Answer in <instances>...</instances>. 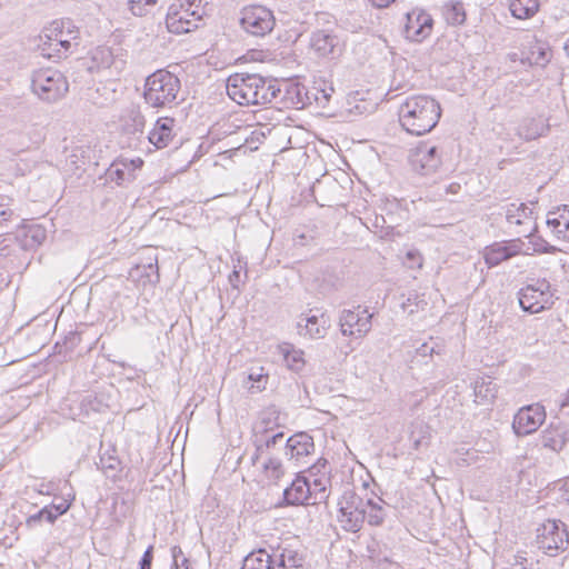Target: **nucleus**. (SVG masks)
<instances>
[{
  "instance_id": "69168bd1",
  "label": "nucleus",
  "mask_w": 569,
  "mask_h": 569,
  "mask_svg": "<svg viewBox=\"0 0 569 569\" xmlns=\"http://www.w3.org/2000/svg\"><path fill=\"white\" fill-rule=\"evenodd\" d=\"M415 256H416V254H415L413 252H408V258L413 259V258H415Z\"/></svg>"
},
{
  "instance_id": "4be33fe9",
  "label": "nucleus",
  "mask_w": 569,
  "mask_h": 569,
  "mask_svg": "<svg viewBox=\"0 0 569 569\" xmlns=\"http://www.w3.org/2000/svg\"><path fill=\"white\" fill-rule=\"evenodd\" d=\"M133 163L134 161H128L127 159L112 162L107 169V178L117 184H122L123 182L133 180Z\"/></svg>"
},
{
  "instance_id": "b1692460",
  "label": "nucleus",
  "mask_w": 569,
  "mask_h": 569,
  "mask_svg": "<svg viewBox=\"0 0 569 569\" xmlns=\"http://www.w3.org/2000/svg\"><path fill=\"white\" fill-rule=\"evenodd\" d=\"M476 402L485 405L491 402L496 398L497 385L489 378H480L475 381L473 386Z\"/></svg>"
},
{
  "instance_id": "6e6552de",
  "label": "nucleus",
  "mask_w": 569,
  "mask_h": 569,
  "mask_svg": "<svg viewBox=\"0 0 569 569\" xmlns=\"http://www.w3.org/2000/svg\"><path fill=\"white\" fill-rule=\"evenodd\" d=\"M274 22L272 11L266 7L252 6L241 11V28L254 37H264L270 33L274 27Z\"/></svg>"
},
{
  "instance_id": "79ce46f5",
  "label": "nucleus",
  "mask_w": 569,
  "mask_h": 569,
  "mask_svg": "<svg viewBox=\"0 0 569 569\" xmlns=\"http://www.w3.org/2000/svg\"><path fill=\"white\" fill-rule=\"evenodd\" d=\"M143 268L148 269L146 276L150 281H159V271H158V259L154 257L153 259H149L148 263L143 264Z\"/></svg>"
},
{
  "instance_id": "c03bdc74",
  "label": "nucleus",
  "mask_w": 569,
  "mask_h": 569,
  "mask_svg": "<svg viewBox=\"0 0 569 569\" xmlns=\"http://www.w3.org/2000/svg\"><path fill=\"white\" fill-rule=\"evenodd\" d=\"M283 437H284L283 432H278V433L267 438L264 443L260 445L261 447L264 448L267 456L272 455L270 452V450L273 449L278 443L282 442Z\"/></svg>"
},
{
  "instance_id": "4d7b16f0",
  "label": "nucleus",
  "mask_w": 569,
  "mask_h": 569,
  "mask_svg": "<svg viewBox=\"0 0 569 569\" xmlns=\"http://www.w3.org/2000/svg\"><path fill=\"white\" fill-rule=\"evenodd\" d=\"M133 122H134V129L137 131L142 130V128L144 126V117L139 111H137L133 113Z\"/></svg>"
},
{
  "instance_id": "7c9ffc66",
  "label": "nucleus",
  "mask_w": 569,
  "mask_h": 569,
  "mask_svg": "<svg viewBox=\"0 0 569 569\" xmlns=\"http://www.w3.org/2000/svg\"><path fill=\"white\" fill-rule=\"evenodd\" d=\"M547 224L558 238L569 241V229L563 214H560L559 210L548 213Z\"/></svg>"
},
{
  "instance_id": "8fccbe9b",
  "label": "nucleus",
  "mask_w": 569,
  "mask_h": 569,
  "mask_svg": "<svg viewBox=\"0 0 569 569\" xmlns=\"http://www.w3.org/2000/svg\"><path fill=\"white\" fill-rule=\"evenodd\" d=\"M70 502L66 499H61L59 503H52L49 508H52V511L59 517L66 513L70 508Z\"/></svg>"
},
{
  "instance_id": "4c0bfd02",
  "label": "nucleus",
  "mask_w": 569,
  "mask_h": 569,
  "mask_svg": "<svg viewBox=\"0 0 569 569\" xmlns=\"http://www.w3.org/2000/svg\"><path fill=\"white\" fill-rule=\"evenodd\" d=\"M506 247V250L508 252L509 258H512L517 254L523 253V254H531L530 252V246H527L523 241L520 239H515L511 241H508L503 243Z\"/></svg>"
},
{
  "instance_id": "dca6fc26",
  "label": "nucleus",
  "mask_w": 569,
  "mask_h": 569,
  "mask_svg": "<svg viewBox=\"0 0 569 569\" xmlns=\"http://www.w3.org/2000/svg\"><path fill=\"white\" fill-rule=\"evenodd\" d=\"M315 450V443L311 436L306 432H298L289 437L284 446V456L289 460H299L309 456Z\"/></svg>"
},
{
  "instance_id": "9d476101",
  "label": "nucleus",
  "mask_w": 569,
  "mask_h": 569,
  "mask_svg": "<svg viewBox=\"0 0 569 569\" xmlns=\"http://www.w3.org/2000/svg\"><path fill=\"white\" fill-rule=\"evenodd\" d=\"M372 317L373 313L360 306L356 310L345 309L339 317L340 331L346 337L362 338L371 330Z\"/></svg>"
},
{
  "instance_id": "c756f323",
  "label": "nucleus",
  "mask_w": 569,
  "mask_h": 569,
  "mask_svg": "<svg viewBox=\"0 0 569 569\" xmlns=\"http://www.w3.org/2000/svg\"><path fill=\"white\" fill-rule=\"evenodd\" d=\"M531 214L532 210L526 203H510L506 207V219L509 223L522 224Z\"/></svg>"
},
{
  "instance_id": "9b49d317",
  "label": "nucleus",
  "mask_w": 569,
  "mask_h": 569,
  "mask_svg": "<svg viewBox=\"0 0 569 569\" xmlns=\"http://www.w3.org/2000/svg\"><path fill=\"white\" fill-rule=\"evenodd\" d=\"M546 420L545 407L540 403L525 406L513 417L512 429L519 437L537 431Z\"/></svg>"
},
{
  "instance_id": "412c9836",
  "label": "nucleus",
  "mask_w": 569,
  "mask_h": 569,
  "mask_svg": "<svg viewBox=\"0 0 569 569\" xmlns=\"http://www.w3.org/2000/svg\"><path fill=\"white\" fill-rule=\"evenodd\" d=\"M388 503L380 497L368 498L365 502L366 520L369 526L380 527L387 518L386 507Z\"/></svg>"
},
{
  "instance_id": "58836bf2",
  "label": "nucleus",
  "mask_w": 569,
  "mask_h": 569,
  "mask_svg": "<svg viewBox=\"0 0 569 569\" xmlns=\"http://www.w3.org/2000/svg\"><path fill=\"white\" fill-rule=\"evenodd\" d=\"M120 461L113 457H101L100 458V468L104 472L107 477L113 478L119 471Z\"/></svg>"
},
{
  "instance_id": "f257e3e1",
  "label": "nucleus",
  "mask_w": 569,
  "mask_h": 569,
  "mask_svg": "<svg viewBox=\"0 0 569 569\" xmlns=\"http://www.w3.org/2000/svg\"><path fill=\"white\" fill-rule=\"evenodd\" d=\"M227 94L240 106L267 104L281 93L279 82L257 73H234L227 79Z\"/></svg>"
},
{
  "instance_id": "13d9d810",
  "label": "nucleus",
  "mask_w": 569,
  "mask_h": 569,
  "mask_svg": "<svg viewBox=\"0 0 569 569\" xmlns=\"http://www.w3.org/2000/svg\"><path fill=\"white\" fill-rule=\"evenodd\" d=\"M42 520H43V516H42V515H40V510H39L37 513H34V515H32V516L28 517V519H27V526H28V527H33L34 525H37V523L41 522Z\"/></svg>"
},
{
  "instance_id": "5fc2aeb1",
  "label": "nucleus",
  "mask_w": 569,
  "mask_h": 569,
  "mask_svg": "<svg viewBox=\"0 0 569 569\" xmlns=\"http://www.w3.org/2000/svg\"><path fill=\"white\" fill-rule=\"evenodd\" d=\"M40 515L43 516V520L48 521L49 523H53L58 516L52 511V508H49V506L42 508L40 510Z\"/></svg>"
},
{
  "instance_id": "a878e982",
  "label": "nucleus",
  "mask_w": 569,
  "mask_h": 569,
  "mask_svg": "<svg viewBox=\"0 0 569 569\" xmlns=\"http://www.w3.org/2000/svg\"><path fill=\"white\" fill-rule=\"evenodd\" d=\"M551 58V51L549 47L541 41H536L529 49L526 61L530 66L545 67Z\"/></svg>"
},
{
  "instance_id": "473e14b6",
  "label": "nucleus",
  "mask_w": 569,
  "mask_h": 569,
  "mask_svg": "<svg viewBox=\"0 0 569 569\" xmlns=\"http://www.w3.org/2000/svg\"><path fill=\"white\" fill-rule=\"evenodd\" d=\"M283 358L287 367L295 371L299 372L305 367L303 351L297 350L292 347H287L282 349Z\"/></svg>"
},
{
  "instance_id": "de8ad7c7",
  "label": "nucleus",
  "mask_w": 569,
  "mask_h": 569,
  "mask_svg": "<svg viewBox=\"0 0 569 569\" xmlns=\"http://www.w3.org/2000/svg\"><path fill=\"white\" fill-rule=\"evenodd\" d=\"M249 380L257 383L256 388L260 391L266 388L268 376L262 372H250L248 376Z\"/></svg>"
},
{
  "instance_id": "aec40b11",
  "label": "nucleus",
  "mask_w": 569,
  "mask_h": 569,
  "mask_svg": "<svg viewBox=\"0 0 569 569\" xmlns=\"http://www.w3.org/2000/svg\"><path fill=\"white\" fill-rule=\"evenodd\" d=\"M299 330H306V335H308L312 339L323 338L329 328V319L321 313L320 316L313 315L309 317H300L297 323Z\"/></svg>"
},
{
  "instance_id": "052dcab7",
  "label": "nucleus",
  "mask_w": 569,
  "mask_h": 569,
  "mask_svg": "<svg viewBox=\"0 0 569 569\" xmlns=\"http://www.w3.org/2000/svg\"><path fill=\"white\" fill-rule=\"evenodd\" d=\"M560 214H563V218H565V222L569 229V207L568 206H563L562 208H558Z\"/></svg>"
},
{
  "instance_id": "cd10ccee",
  "label": "nucleus",
  "mask_w": 569,
  "mask_h": 569,
  "mask_svg": "<svg viewBox=\"0 0 569 569\" xmlns=\"http://www.w3.org/2000/svg\"><path fill=\"white\" fill-rule=\"evenodd\" d=\"M262 470L266 478L274 483L284 475V467L281 460L272 455L264 458L262 462Z\"/></svg>"
},
{
  "instance_id": "37998d69",
  "label": "nucleus",
  "mask_w": 569,
  "mask_h": 569,
  "mask_svg": "<svg viewBox=\"0 0 569 569\" xmlns=\"http://www.w3.org/2000/svg\"><path fill=\"white\" fill-rule=\"evenodd\" d=\"M557 419L569 428V391L560 405Z\"/></svg>"
},
{
  "instance_id": "0eeeda50",
  "label": "nucleus",
  "mask_w": 569,
  "mask_h": 569,
  "mask_svg": "<svg viewBox=\"0 0 569 569\" xmlns=\"http://www.w3.org/2000/svg\"><path fill=\"white\" fill-rule=\"evenodd\" d=\"M338 522L348 532H358L366 520L365 501L352 490H347L339 502Z\"/></svg>"
},
{
  "instance_id": "ea45409f",
  "label": "nucleus",
  "mask_w": 569,
  "mask_h": 569,
  "mask_svg": "<svg viewBox=\"0 0 569 569\" xmlns=\"http://www.w3.org/2000/svg\"><path fill=\"white\" fill-rule=\"evenodd\" d=\"M171 555L176 569H192L189 560L184 557L182 549L179 546L171 548Z\"/></svg>"
},
{
  "instance_id": "f3484780",
  "label": "nucleus",
  "mask_w": 569,
  "mask_h": 569,
  "mask_svg": "<svg viewBox=\"0 0 569 569\" xmlns=\"http://www.w3.org/2000/svg\"><path fill=\"white\" fill-rule=\"evenodd\" d=\"M176 120L170 117L159 118L153 129L149 132L148 139L156 148L162 149L169 146L174 138L173 127Z\"/></svg>"
},
{
  "instance_id": "a211bd4d",
  "label": "nucleus",
  "mask_w": 569,
  "mask_h": 569,
  "mask_svg": "<svg viewBox=\"0 0 569 569\" xmlns=\"http://www.w3.org/2000/svg\"><path fill=\"white\" fill-rule=\"evenodd\" d=\"M283 499L287 505H310L311 500V485L305 477L298 476L290 485L283 490Z\"/></svg>"
},
{
  "instance_id": "e433bc0d",
  "label": "nucleus",
  "mask_w": 569,
  "mask_h": 569,
  "mask_svg": "<svg viewBox=\"0 0 569 569\" xmlns=\"http://www.w3.org/2000/svg\"><path fill=\"white\" fill-rule=\"evenodd\" d=\"M446 18L451 24H462L466 13L461 3H455L447 9Z\"/></svg>"
},
{
  "instance_id": "bf43d9fd",
  "label": "nucleus",
  "mask_w": 569,
  "mask_h": 569,
  "mask_svg": "<svg viewBox=\"0 0 569 569\" xmlns=\"http://www.w3.org/2000/svg\"><path fill=\"white\" fill-rule=\"evenodd\" d=\"M377 8H386L395 0H369Z\"/></svg>"
},
{
  "instance_id": "6ab92c4d",
  "label": "nucleus",
  "mask_w": 569,
  "mask_h": 569,
  "mask_svg": "<svg viewBox=\"0 0 569 569\" xmlns=\"http://www.w3.org/2000/svg\"><path fill=\"white\" fill-rule=\"evenodd\" d=\"M569 440V428L558 420L551 422L549 428L542 432V445L553 451H560Z\"/></svg>"
},
{
  "instance_id": "c85d7f7f",
  "label": "nucleus",
  "mask_w": 569,
  "mask_h": 569,
  "mask_svg": "<svg viewBox=\"0 0 569 569\" xmlns=\"http://www.w3.org/2000/svg\"><path fill=\"white\" fill-rule=\"evenodd\" d=\"M485 262L489 268L496 267L509 258L503 243H493L485 248L483 251Z\"/></svg>"
},
{
  "instance_id": "6e6d98bb",
  "label": "nucleus",
  "mask_w": 569,
  "mask_h": 569,
  "mask_svg": "<svg viewBox=\"0 0 569 569\" xmlns=\"http://www.w3.org/2000/svg\"><path fill=\"white\" fill-rule=\"evenodd\" d=\"M241 269H242V266H239V269H237V266H234V270L229 276V281L233 288H238L239 283L241 282V278H240Z\"/></svg>"
},
{
  "instance_id": "f8f14e48",
  "label": "nucleus",
  "mask_w": 569,
  "mask_h": 569,
  "mask_svg": "<svg viewBox=\"0 0 569 569\" xmlns=\"http://www.w3.org/2000/svg\"><path fill=\"white\" fill-rule=\"evenodd\" d=\"M433 29L432 17L421 8H413L406 14L405 37L415 42H421L428 38Z\"/></svg>"
},
{
  "instance_id": "bb28decb",
  "label": "nucleus",
  "mask_w": 569,
  "mask_h": 569,
  "mask_svg": "<svg viewBox=\"0 0 569 569\" xmlns=\"http://www.w3.org/2000/svg\"><path fill=\"white\" fill-rule=\"evenodd\" d=\"M539 9L538 0H512L510 3L511 14L517 19H528Z\"/></svg>"
},
{
  "instance_id": "a18cd8bd",
  "label": "nucleus",
  "mask_w": 569,
  "mask_h": 569,
  "mask_svg": "<svg viewBox=\"0 0 569 569\" xmlns=\"http://www.w3.org/2000/svg\"><path fill=\"white\" fill-rule=\"evenodd\" d=\"M333 91L335 90L332 87H329L328 89H317V92L315 93V100L318 104L326 106L329 102Z\"/></svg>"
},
{
  "instance_id": "c9c22d12",
  "label": "nucleus",
  "mask_w": 569,
  "mask_h": 569,
  "mask_svg": "<svg viewBox=\"0 0 569 569\" xmlns=\"http://www.w3.org/2000/svg\"><path fill=\"white\" fill-rule=\"evenodd\" d=\"M328 481H329L328 479H315L313 482L310 483L311 485V500H312V501H310V505L318 503L327 497L326 490H327Z\"/></svg>"
},
{
  "instance_id": "7ed1b4c3",
  "label": "nucleus",
  "mask_w": 569,
  "mask_h": 569,
  "mask_svg": "<svg viewBox=\"0 0 569 569\" xmlns=\"http://www.w3.org/2000/svg\"><path fill=\"white\" fill-rule=\"evenodd\" d=\"M180 79L172 72L159 69L147 77L143 98L152 108H171L178 103Z\"/></svg>"
},
{
  "instance_id": "ddd939ff",
  "label": "nucleus",
  "mask_w": 569,
  "mask_h": 569,
  "mask_svg": "<svg viewBox=\"0 0 569 569\" xmlns=\"http://www.w3.org/2000/svg\"><path fill=\"white\" fill-rule=\"evenodd\" d=\"M201 20V14L197 10H191V4L188 8H181L180 11L173 9L171 6L168 10L166 24L171 33H187L198 28V21Z\"/></svg>"
},
{
  "instance_id": "1a4fd4ad",
  "label": "nucleus",
  "mask_w": 569,
  "mask_h": 569,
  "mask_svg": "<svg viewBox=\"0 0 569 569\" xmlns=\"http://www.w3.org/2000/svg\"><path fill=\"white\" fill-rule=\"evenodd\" d=\"M550 283L538 280L536 284H528L519 291V305L523 311L538 313L551 303Z\"/></svg>"
},
{
  "instance_id": "e2e57ef3",
  "label": "nucleus",
  "mask_w": 569,
  "mask_h": 569,
  "mask_svg": "<svg viewBox=\"0 0 569 569\" xmlns=\"http://www.w3.org/2000/svg\"><path fill=\"white\" fill-rule=\"evenodd\" d=\"M133 161H134V163L132 164V167L134 168V170L137 168H140L142 166V163H143V161L140 158H138V159H136Z\"/></svg>"
},
{
  "instance_id": "5701e85b",
  "label": "nucleus",
  "mask_w": 569,
  "mask_h": 569,
  "mask_svg": "<svg viewBox=\"0 0 569 569\" xmlns=\"http://www.w3.org/2000/svg\"><path fill=\"white\" fill-rule=\"evenodd\" d=\"M47 238V230L40 224H30L23 228L21 246L26 250H32L43 243Z\"/></svg>"
},
{
  "instance_id": "4468645a",
  "label": "nucleus",
  "mask_w": 569,
  "mask_h": 569,
  "mask_svg": "<svg viewBox=\"0 0 569 569\" xmlns=\"http://www.w3.org/2000/svg\"><path fill=\"white\" fill-rule=\"evenodd\" d=\"M410 164L416 172L422 176L436 172L441 164L438 148L428 144L418 146L411 152Z\"/></svg>"
},
{
  "instance_id": "a19ab883",
  "label": "nucleus",
  "mask_w": 569,
  "mask_h": 569,
  "mask_svg": "<svg viewBox=\"0 0 569 569\" xmlns=\"http://www.w3.org/2000/svg\"><path fill=\"white\" fill-rule=\"evenodd\" d=\"M527 237H529L531 239L530 242L527 244V246H530V248H531L530 249L531 254L533 252L549 253V252L555 251V248L549 246L545 240L536 239L531 233H529Z\"/></svg>"
},
{
  "instance_id": "603ef678",
  "label": "nucleus",
  "mask_w": 569,
  "mask_h": 569,
  "mask_svg": "<svg viewBox=\"0 0 569 569\" xmlns=\"http://www.w3.org/2000/svg\"><path fill=\"white\" fill-rule=\"evenodd\" d=\"M433 352H437L433 345L428 342L422 343L418 349L417 353L421 357L432 356Z\"/></svg>"
},
{
  "instance_id": "2f4dec72",
  "label": "nucleus",
  "mask_w": 569,
  "mask_h": 569,
  "mask_svg": "<svg viewBox=\"0 0 569 569\" xmlns=\"http://www.w3.org/2000/svg\"><path fill=\"white\" fill-rule=\"evenodd\" d=\"M38 48L41 51V54L49 59H61L67 57L68 52H63V49L60 46H54L52 40L47 39L46 32L39 37Z\"/></svg>"
},
{
  "instance_id": "20e7f679",
  "label": "nucleus",
  "mask_w": 569,
  "mask_h": 569,
  "mask_svg": "<svg viewBox=\"0 0 569 569\" xmlns=\"http://www.w3.org/2000/svg\"><path fill=\"white\" fill-rule=\"evenodd\" d=\"M241 569H307L305 555L290 546H278L272 553L259 549L248 555Z\"/></svg>"
},
{
  "instance_id": "09e8293b",
  "label": "nucleus",
  "mask_w": 569,
  "mask_h": 569,
  "mask_svg": "<svg viewBox=\"0 0 569 569\" xmlns=\"http://www.w3.org/2000/svg\"><path fill=\"white\" fill-rule=\"evenodd\" d=\"M153 547L149 546L139 561L140 569H151Z\"/></svg>"
},
{
  "instance_id": "393cba45",
  "label": "nucleus",
  "mask_w": 569,
  "mask_h": 569,
  "mask_svg": "<svg viewBox=\"0 0 569 569\" xmlns=\"http://www.w3.org/2000/svg\"><path fill=\"white\" fill-rule=\"evenodd\" d=\"M336 37L323 30L315 31L311 36L310 46L320 56H328L333 51Z\"/></svg>"
},
{
  "instance_id": "864d4df0",
  "label": "nucleus",
  "mask_w": 569,
  "mask_h": 569,
  "mask_svg": "<svg viewBox=\"0 0 569 569\" xmlns=\"http://www.w3.org/2000/svg\"><path fill=\"white\" fill-rule=\"evenodd\" d=\"M262 457H267V452L264 451V448L261 447L260 445H256V450L250 458L251 463L253 466L257 465Z\"/></svg>"
},
{
  "instance_id": "39448f33",
  "label": "nucleus",
  "mask_w": 569,
  "mask_h": 569,
  "mask_svg": "<svg viewBox=\"0 0 569 569\" xmlns=\"http://www.w3.org/2000/svg\"><path fill=\"white\" fill-rule=\"evenodd\" d=\"M31 91L42 101L53 103L69 91L64 74L53 68H40L31 73Z\"/></svg>"
},
{
  "instance_id": "f03ea898",
  "label": "nucleus",
  "mask_w": 569,
  "mask_h": 569,
  "mask_svg": "<svg viewBox=\"0 0 569 569\" xmlns=\"http://www.w3.org/2000/svg\"><path fill=\"white\" fill-rule=\"evenodd\" d=\"M440 117V103L426 94L410 96L399 108L400 124L412 136L430 132L439 122Z\"/></svg>"
},
{
  "instance_id": "680f3d73",
  "label": "nucleus",
  "mask_w": 569,
  "mask_h": 569,
  "mask_svg": "<svg viewBox=\"0 0 569 569\" xmlns=\"http://www.w3.org/2000/svg\"><path fill=\"white\" fill-rule=\"evenodd\" d=\"M460 188L459 184L457 183H451L448 188V191L452 192V193H456L458 191V189Z\"/></svg>"
},
{
  "instance_id": "423d86ee",
  "label": "nucleus",
  "mask_w": 569,
  "mask_h": 569,
  "mask_svg": "<svg viewBox=\"0 0 569 569\" xmlns=\"http://www.w3.org/2000/svg\"><path fill=\"white\" fill-rule=\"evenodd\" d=\"M537 546L546 555L555 557L569 548V531L561 520L548 519L537 529Z\"/></svg>"
},
{
  "instance_id": "338daca9",
  "label": "nucleus",
  "mask_w": 569,
  "mask_h": 569,
  "mask_svg": "<svg viewBox=\"0 0 569 569\" xmlns=\"http://www.w3.org/2000/svg\"><path fill=\"white\" fill-rule=\"evenodd\" d=\"M379 224H381V221H379V218H376V226L378 227Z\"/></svg>"
},
{
  "instance_id": "f704fd0d",
  "label": "nucleus",
  "mask_w": 569,
  "mask_h": 569,
  "mask_svg": "<svg viewBox=\"0 0 569 569\" xmlns=\"http://www.w3.org/2000/svg\"><path fill=\"white\" fill-rule=\"evenodd\" d=\"M518 134L527 141L535 140L541 136V127L535 119H528L520 124Z\"/></svg>"
},
{
  "instance_id": "0e129e2a",
  "label": "nucleus",
  "mask_w": 569,
  "mask_h": 569,
  "mask_svg": "<svg viewBox=\"0 0 569 569\" xmlns=\"http://www.w3.org/2000/svg\"><path fill=\"white\" fill-rule=\"evenodd\" d=\"M565 49H566V51H567V52H568V54H569V40L567 41V43H566V46H565Z\"/></svg>"
},
{
  "instance_id": "72a5a7b5",
  "label": "nucleus",
  "mask_w": 569,
  "mask_h": 569,
  "mask_svg": "<svg viewBox=\"0 0 569 569\" xmlns=\"http://www.w3.org/2000/svg\"><path fill=\"white\" fill-rule=\"evenodd\" d=\"M159 0H128V9L136 17L150 14Z\"/></svg>"
},
{
  "instance_id": "2eb2a0df",
  "label": "nucleus",
  "mask_w": 569,
  "mask_h": 569,
  "mask_svg": "<svg viewBox=\"0 0 569 569\" xmlns=\"http://www.w3.org/2000/svg\"><path fill=\"white\" fill-rule=\"evenodd\" d=\"M44 32L47 39L52 40L54 46H60L63 52L78 46L79 31L70 20L53 21Z\"/></svg>"
},
{
  "instance_id": "49530a36",
  "label": "nucleus",
  "mask_w": 569,
  "mask_h": 569,
  "mask_svg": "<svg viewBox=\"0 0 569 569\" xmlns=\"http://www.w3.org/2000/svg\"><path fill=\"white\" fill-rule=\"evenodd\" d=\"M13 217V210L6 204L0 203V229L6 228Z\"/></svg>"
},
{
  "instance_id": "3c124183",
  "label": "nucleus",
  "mask_w": 569,
  "mask_h": 569,
  "mask_svg": "<svg viewBox=\"0 0 569 569\" xmlns=\"http://www.w3.org/2000/svg\"><path fill=\"white\" fill-rule=\"evenodd\" d=\"M302 90H303V88H300L298 84L292 86L290 89H288L289 94H291V93L296 94V100L293 97L290 98L292 103H295V104L301 103L302 106L305 104V101L302 99Z\"/></svg>"
},
{
  "instance_id": "774afa93",
  "label": "nucleus",
  "mask_w": 569,
  "mask_h": 569,
  "mask_svg": "<svg viewBox=\"0 0 569 569\" xmlns=\"http://www.w3.org/2000/svg\"><path fill=\"white\" fill-rule=\"evenodd\" d=\"M379 224H381V221H379V218H376V226L378 227Z\"/></svg>"
}]
</instances>
